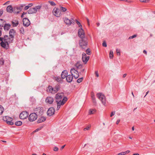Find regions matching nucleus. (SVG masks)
Instances as JSON below:
<instances>
[{
  "label": "nucleus",
  "mask_w": 155,
  "mask_h": 155,
  "mask_svg": "<svg viewBox=\"0 0 155 155\" xmlns=\"http://www.w3.org/2000/svg\"><path fill=\"white\" fill-rule=\"evenodd\" d=\"M55 98L57 104V109L58 110L60 108L61 106L63 105L68 100L67 97H64V94L62 92L56 94Z\"/></svg>",
  "instance_id": "obj_1"
},
{
  "label": "nucleus",
  "mask_w": 155,
  "mask_h": 155,
  "mask_svg": "<svg viewBox=\"0 0 155 155\" xmlns=\"http://www.w3.org/2000/svg\"><path fill=\"white\" fill-rule=\"evenodd\" d=\"M81 38L79 41V45L82 48H84L87 45V39L86 37Z\"/></svg>",
  "instance_id": "obj_2"
},
{
  "label": "nucleus",
  "mask_w": 155,
  "mask_h": 155,
  "mask_svg": "<svg viewBox=\"0 0 155 155\" xmlns=\"http://www.w3.org/2000/svg\"><path fill=\"white\" fill-rule=\"evenodd\" d=\"M41 8V5L36 6L33 8H31L28 10V13L30 14L35 13L39 11Z\"/></svg>",
  "instance_id": "obj_3"
},
{
  "label": "nucleus",
  "mask_w": 155,
  "mask_h": 155,
  "mask_svg": "<svg viewBox=\"0 0 155 155\" xmlns=\"http://www.w3.org/2000/svg\"><path fill=\"white\" fill-rule=\"evenodd\" d=\"M97 96L101 101L102 104L105 106L106 99V97L102 93H98L97 94Z\"/></svg>",
  "instance_id": "obj_4"
},
{
  "label": "nucleus",
  "mask_w": 155,
  "mask_h": 155,
  "mask_svg": "<svg viewBox=\"0 0 155 155\" xmlns=\"http://www.w3.org/2000/svg\"><path fill=\"white\" fill-rule=\"evenodd\" d=\"M60 85L59 84H57L54 87H49V91L52 94H54L58 91L60 89Z\"/></svg>",
  "instance_id": "obj_5"
},
{
  "label": "nucleus",
  "mask_w": 155,
  "mask_h": 155,
  "mask_svg": "<svg viewBox=\"0 0 155 155\" xmlns=\"http://www.w3.org/2000/svg\"><path fill=\"white\" fill-rule=\"evenodd\" d=\"M25 6V4H23L15 7L13 8V12L16 14L19 13L22 10L23 7Z\"/></svg>",
  "instance_id": "obj_6"
},
{
  "label": "nucleus",
  "mask_w": 155,
  "mask_h": 155,
  "mask_svg": "<svg viewBox=\"0 0 155 155\" xmlns=\"http://www.w3.org/2000/svg\"><path fill=\"white\" fill-rule=\"evenodd\" d=\"M0 45L2 47L4 48L7 49L8 48V43L6 41L4 40L2 37H0Z\"/></svg>",
  "instance_id": "obj_7"
},
{
  "label": "nucleus",
  "mask_w": 155,
  "mask_h": 155,
  "mask_svg": "<svg viewBox=\"0 0 155 155\" xmlns=\"http://www.w3.org/2000/svg\"><path fill=\"white\" fill-rule=\"evenodd\" d=\"M35 113L37 115H41L42 114L43 110V108L41 107H38L35 108L34 110Z\"/></svg>",
  "instance_id": "obj_8"
},
{
  "label": "nucleus",
  "mask_w": 155,
  "mask_h": 155,
  "mask_svg": "<svg viewBox=\"0 0 155 155\" xmlns=\"http://www.w3.org/2000/svg\"><path fill=\"white\" fill-rule=\"evenodd\" d=\"M53 13L54 15L58 17H60L61 15L60 9L57 8H54L53 9Z\"/></svg>",
  "instance_id": "obj_9"
},
{
  "label": "nucleus",
  "mask_w": 155,
  "mask_h": 155,
  "mask_svg": "<svg viewBox=\"0 0 155 155\" xmlns=\"http://www.w3.org/2000/svg\"><path fill=\"white\" fill-rule=\"evenodd\" d=\"M70 71L71 75L75 78L77 79L78 78L79 76V74L77 70L74 68H71V69Z\"/></svg>",
  "instance_id": "obj_10"
},
{
  "label": "nucleus",
  "mask_w": 155,
  "mask_h": 155,
  "mask_svg": "<svg viewBox=\"0 0 155 155\" xmlns=\"http://www.w3.org/2000/svg\"><path fill=\"white\" fill-rule=\"evenodd\" d=\"M3 120L7 122V123L8 124L12 125L14 124L12 122V119L8 116H5L3 117Z\"/></svg>",
  "instance_id": "obj_11"
},
{
  "label": "nucleus",
  "mask_w": 155,
  "mask_h": 155,
  "mask_svg": "<svg viewBox=\"0 0 155 155\" xmlns=\"http://www.w3.org/2000/svg\"><path fill=\"white\" fill-rule=\"evenodd\" d=\"M37 118V115L35 113L30 114L28 117V119L30 121H33Z\"/></svg>",
  "instance_id": "obj_12"
},
{
  "label": "nucleus",
  "mask_w": 155,
  "mask_h": 155,
  "mask_svg": "<svg viewBox=\"0 0 155 155\" xmlns=\"http://www.w3.org/2000/svg\"><path fill=\"white\" fill-rule=\"evenodd\" d=\"M28 115V113L26 111L22 112L19 115V117L21 119L26 118Z\"/></svg>",
  "instance_id": "obj_13"
},
{
  "label": "nucleus",
  "mask_w": 155,
  "mask_h": 155,
  "mask_svg": "<svg viewBox=\"0 0 155 155\" xmlns=\"http://www.w3.org/2000/svg\"><path fill=\"white\" fill-rule=\"evenodd\" d=\"M14 38L12 37L8 36L7 35H5L3 37H2V38L4 39V40L6 41L8 43L12 42L14 40Z\"/></svg>",
  "instance_id": "obj_14"
},
{
  "label": "nucleus",
  "mask_w": 155,
  "mask_h": 155,
  "mask_svg": "<svg viewBox=\"0 0 155 155\" xmlns=\"http://www.w3.org/2000/svg\"><path fill=\"white\" fill-rule=\"evenodd\" d=\"M89 59V57L87 56L85 53H83L82 54V61L85 64H86Z\"/></svg>",
  "instance_id": "obj_15"
},
{
  "label": "nucleus",
  "mask_w": 155,
  "mask_h": 155,
  "mask_svg": "<svg viewBox=\"0 0 155 155\" xmlns=\"http://www.w3.org/2000/svg\"><path fill=\"white\" fill-rule=\"evenodd\" d=\"M78 36L81 38L85 37L84 31L82 28L78 30Z\"/></svg>",
  "instance_id": "obj_16"
},
{
  "label": "nucleus",
  "mask_w": 155,
  "mask_h": 155,
  "mask_svg": "<svg viewBox=\"0 0 155 155\" xmlns=\"http://www.w3.org/2000/svg\"><path fill=\"white\" fill-rule=\"evenodd\" d=\"M55 111V110L54 108L53 107H50L47 111V115L49 116H51L54 114Z\"/></svg>",
  "instance_id": "obj_17"
},
{
  "label": "nucleus",
  "mask_w": 155,
  "mask_h": 155,
  "mask_svg": "<svg viewBox=\"0 0 155 155\" xmlns=\"http://www.w3.org/2000/svg\"><path fill=\"white\" fill-rule=\"evenodd\" d=\"M23 25L25 27L29 26L30 24V22L28 18H24L23 19Z\"/></svg>",
  "instance_id": "obj_18"
},
{
  "label": "nucleus",
  "mask_w": 155,
  "mask_h": 155,
  "mask_svg": "<svg viewBox=\"0 0 155 155\" xmlns=\"http://www.w3.org/2000/svg\"><path fill=\"white\" fill-rule=\"evenodd\" d=\"M54 101V98L51 97H48L45 99V102L48 104H52Z\"/></svg>",
  "instance_id": "obj_19"
},
{
  "label": "nucleus",
  "mask_w": 155,
  "mask_h": 155,
  "mask_svg": "<svg viewBox=\"0 0 155 155\" xmlns=\"http://www.w3.org/2000/svg\"><path fill=\"white\" fill-rule=\"evenodd\" d=\"M66 78L67 81L68 82H71L73 79V76L71 75H67Z\"/></svg>",
  "instance_id": "obj_20"
},
{
  "label": "nucleus",
  "mask_w": 155,
  "mask_h": 155,
  "mask_svg": "<svg viewBox=\"0 0 155 155\" xmlns=\"http://www.w3.org/2000/svg\"><path fill=\"white\" fill-rule=\"evenodd\" d=\"M64 22L66 24V25H71L72 23L71 20L69 19L68 18L66 17H65L64 18Z\"/></svg>",
  "instance_id": "obj_21"
},
{
  "label": "nucleus",
  "mask_w": 155,
  "mask_h": 155,
  "mask_svg": "<svg viewBox=\"0 0 155 155\" xmlns=\"http://www.w3.org/2000/svg\"><path fill=\"white\" fill-rule=\"evenodd\" d=\"M5 31H8L10 28L11 25L9 24H5L3 26Z\"/></svg>",
  "instance_id": "obj_22"
},
{
  "label": "nucleus",
  "mask_w": 155,
  "mask_h": 155,
  "mask_svg": "<svg viewBox=\"0 0 155 155\" xmlns=\"http://www.w3.org/2000/svg\"><path fill=\"white\" fill-rule=\"evenodd\" d=\"M6 10L7 12L9 13L13 12V8L12 6L11 5H9L7 6Z\"/></svg>",
  "instance_id": "obj_23"
},
{
  "label": "nucleus",
  "mask_w": 155,
  "mask_h": 155,
  "mask_svg": "<svg viewBox=\"0 0 155 155\" xmlns=\"http://www.w3.org/2000/svg\"><path fill=\"white\" fill-rule=\"evenodd\" d=\"M68 75V72L67 71H63L61 74V77L62 79L65 78Z\"/></svg>",
  "instance_id": "obj_24"
},
{
  "label": "nucleus",
  "mask_w": 155,
  "mask_h": 155,
  "mask_svg": "<svg viewBox=\"0 0 155 155\" xmlns=\"http://www.w3.org/2000/svg\"><path fill=\"white\" fill-rule=\"evenodd\" d=\"M15 33V31L14 29H11L9 31V37L14 38Z\"/></svg>",
  "instance_id": "obj_25"
},
{
  "label": "nucleus",
  "mask_w": 155,
  "mask_h": 155,
  "mask_svg": "<svg viewBox=\"0 0 155 155\" xmlns=\"http://www.w3.org/2000/svg\"><path fill=\"white\" fill-rule=\"evenodd\" d=\"M46 120V118L45 117H40L38 120L37 122L39 123L45 121Z\"/></svg>",
  "instance_id": "obj_26"
},
{
  "label": "nucleus",
  "mask_w": 155,
  "mask_h": 155,
  "mask_svg": "<svg viewBox=\"0 0 155 155\" xmlns=\"http://www.w3.org/2000/svg\"><path fill=\"white\" fill-rule=\"evenodd\" d=\"M54 79L58 82L60 83H61L62 82L61 78L59 77H54Z\"/></svg>",
  "instance_id": "obj_27"
},
{
  "label": "nucleus",
  "mask_w": 155,
  "mask_h": 155,
  "mask_svg": "<svg viewBox=\"0 0 155 155\" xmlns=\"http://www.w3.org/2000/svg\"><path fill=\"white\" fill-rule=\"evenodd\" d=\"M12 25L13 27H16L18 26V21L17 20H14L12 21Z\"/></svg>",
  "instance_id": "obj_28"
},
{
  "label": "nucleus",
  "mask_w": 155,
  "mask_h": 155,
  "mask_svg": "<svg viewBox=\"0 0 155 155\" xmlns=\"http://www.w3.org/2000/svg\"><path fill=\"white\" fill-rule=\"evenodd\" d=\"M59 8L60 12L61 11L62 12H65L67 10V9L66 8L63 7L61 6H59Z\"/></svg>",
  "instance_id": "obj_29"
},
{
  "label": "nucleus",
  "mask_w": 155,
  "mask_h": 155,
  "mask_svg": "<svg viewBox=\"0 0 155 155\" xmlns=\"http://www.w3.org/2000/svg\"><path fill=\"white\" fill-rule=\"evenodd\" d=\"M130 152V150H127V151L122 152L117 154V155H125L126 154L129 153Z\"/></svg>",
  "instance_id": "obj_30"
},
{
  "label": "nucleus",
  "mask_w": 155,
  "mask_h": 155,
  "mask_svg": "<svg viewBox=\"0 0 155 155\" xmlns=\"http://www.w3.org/2000/svg\"><path fill=\"white\" fill-rule=\"evenodd\" d=\"M96 111L95 109H91L89 110V114H94Z\"/></svg>",
  "instance_id": "obj_31"
},
{
  "label": "nucleus",
  "mask_w": 155,
  "mask_h": 155,
  "mask_svg": "<svg viewBox=\"0 0 155 155\" xmlns=\"http://www.w3.org/2000/svg\"><path fill=\"white\" fill-rule=\"evenodd\" d=\"M113 52L112 50H110L109 53V58L110 59H112L113 58Z\"/></svg>",
  "instance_id": "obj_32"
},
{
  "label": "nucleus",
  "mask_w": 155,
  "mask_h": 155,
  "mask_svg": "<svg viewBox=\"0 0 155 155\" xmlns=\"http://www.w3.org/2000/svg\"><path fill=\"white\" fill-rule=\"evenodd\" d=\"M3 20L2 19H0V27L3 28L4 24V23Z\"/></svg>",
  "instance_id": "obj_33"
},
{
  "label": "nucleus",
  "mask_w": 155,
  "mask_h": 155,
  "mask_svg": "<svg viewBox=\"0 0 155 155\" xmlns=\"http://www.w3.org/2000/svg\"><path fill=\"white\" fill-rule=\"evenodd\" d=\"M22 122L21 121H18L15 122V124L17 126H20L21 125Z\"/></svg>",
  "instance_id": "obj_34"
},
{
  "label": "nucleus",
  "mask_w": 155,
  "mask_h": 155,
  "mask_svg": "<svg viewBox=\"0 0 155 155\" xmlns=\"http://www.w3.org/2000/svg\"><path fill=\"white\" fill-rule=\"evenodd\" d=\"M4 110V109L3 107L1 105H0V115L2 114Z\"/></svg>",
  "instance_id": "obj_35"
},
{
  "label": "nucleus",
  "mask_w": 155,
  "mask_h": 155,
  "mask_svg": "<svg viewBox=\"0 0 155 155\" xmlns=\"http://www.w3.org/2000/svg\"><path fill=\"white\" fill-rule=\"evenodd\" d=\"M20 33L22 34H24L25 33V30L24 28L23 27L21 28L20 29Z\"/></svg>",
  "instance_id": "obj_36"
},
{
  "label": "nucleus",
  "mask_w": 155,
  "mask_h": 155,
  "mask_svg": "<svg viewBox=\"0 0 155 155\" xmlns=\"http://www.w3.org/2000/svg\"><path fill=\"white\" fill-rule=\"evenodd\" d=\"M91 98H92V100L94 104H96V101L95 100V98L94 96V95H92Z\"/></svg>",
  "instance_id": "obj_37"
},
{
  "label": "nucleus",
  "mask_w": 155,
  "mask_h": 155,
  "mask_svg": "<svg viewBox=\"0 0 155 155\" xmlns=\"http://www.w3.org/2000/svg\"><path fill=\"white\" fill-rule=\"evenodd\" d=\"M4 63V60L3 58H1L0 59V64L1 65H3Z\"/></svg>",
  "instance_id": "obj_38"
},
{
  "label": "nucleus",
  "mask_w": 155,
  "mask_h": 155,
  "mask_svg": "<svg viewBox=\"0 0 155 155\" xmlns=\"http://www.w3.org/2000/svg\"><path fill=\"white\" fill-rule=\"evenodd\" d=\"M77 24L78 25L79 27L81 28H82V26L81 25V24L80 22H79L77 20H75Z\"/></svg>",
  "instance_id": "obj_39"
},
{
  "label": "nucleus",
  "mask_w": 155,
  "mask_h": 155,
  "mask_svg": "<svg viewBox=\"0 0 155 155\" xmlns=\"http://www.w3.org/2000/svg\"><path fill=\"white\" fill-rule=\"evenodd\" d=\"M116 52L117 55H118L119 56L120 55V49H116Z\"/></svg>",
  "instance_id": "obj_40"
},
{
  "label": "nucleus",
  "mask_w": 155,
  "mask_h": 155,
  "mask_svg": "<svg viewBox=\"0 0 155 155\" xmlns=\"http://www.w3.org/2000/svg\"><path fill=\"white\" fill-rule=\"evenodd\" d=\"M48 2L50 3L51 5L53 6H54L56 5V4L53 1H49Z\"/></svg>",
  "instance_id": "obj_41"
},
{
  "label": "nucleus",
  "mask_w": 155,
  "mask_h": 155,
  "mask_svg": "<svg viewBox=\"0 0 155 155\" xmlns=\"http://www.w3.org/2000/svg\"><path fill=\"white\" fill-rule=\"evenodd\" d=\"M86 54L88 55H90L91 54V51L90 49L89 48L87 49L86 50Z\"/></svg>",
  "instance_id": "obj_42"
},
{
  "label": "nucleus",
  "mask_w": 155,
  "mask_h": 155,
  "mask_svg": "<svg viewBox=\"0 0 155 155\" xmlns=\"http://www.w3.org/2000/svg\"><path fill=\"white\" fill-rule=\"evenodd\" d=\"M83 80V78H79L77 80V82L78 83H80Z\"/></svg>",
  "instance_id": "obj_43"
},
{
  "label": "nucleus",
  "mask_w": 155,
  "mask_h": 155,
  "mask_svg": "<svg viewBox=\"0 0 155 155\" xmlns=\"http://www.w3.org/2000/svg\"><path fill=\"white\" fill-rule=\"evenodd\" d=\"M94 74L96 77H98L99 76V75L98 72V71H96L94 72Z\"/></svg>",
  "instance_id": "obj_44"
},
{
  "label": "nucleus",
  "mask_w": 155,
  "mask_h": 155,
  "mask_svg": "<svg viewBox=\"0 0 155 155\" xmlns=\"http://www.w3.org/2000/svg\"><path fill=\"white\" fill-rule=\"evenodd\" d=\"M137 35H134L133 36H130L129 38V39H131L133 38H134L136 37H137Z\"/></svg>",
  "instance_id": "obj_45"
},
{
  "label": "nucleus",
  "mask_w": 155,
  "mask_h": 155,
  "mask_svg": "<svg viewBox=\"0 0 155 155\" xmlns=\"http://www.w3.org/2000/svg\"><path fill=\"white\" fill-rule=\"evenodd\" d=\"M150 0H140L141 2L147 3L149 2Z\"/></svg>",
  "instance_id": "obj_46"
},
{
  "label": "nucleus",
  "mask_w": 155,
  "mask_h": 155,
  "mask_svg": "<svg viewBox=\"0 0 155 155\" xmlns=\"http://www.w3.org/2000/svg\"><path fill=\"white\" fill-rule=\"evenodd\" d=\"M102 46L104 47H106L107 46L106 43L105 41H104L102 43Z\"/></svg>",
  "instance_id": "obj_47"
},
{
  "label": "nucleus",
  "mask_w": 155,
  "mask_h": 155,
  "mask_svg": "<svg viewBox=\"0 0 155 155\" xmlns=\"http://www.w3.org/2000/svg\"><path fill=\"white\" fill-rule=\"evenodd\" d=\"M90 127H91L90 126H87V127H86L84 129V130L85 131L86 130H89V129H90Z\"/></svg>",
  "instance_id": "obj_48"
},
{
  "label": "nucleus",
  "mask_w": 155,
  "mask_h": 155,
  "mask_svg": "<svg viewBox=\"0 0 155 155\" xmlns=\"http://www.w3.org/2000/svg\"><path fill=\"white\" fill-rule=\"evenodd\" d=\"M3 30V28L2 27H0V36H1L2 35V31Z\"/></svg>",
  "instance_id": "obj_49"
},
{
  "label": "nucleus",
  "mask_w": 155,
  "mask_h": 155,
  "mask_svg": "<svg viewBox=\"0 0 155 155\" xmlns=\"http://www.w3.org/2000/svg\"><path fill=\"white\" fill-rule=\"evenodd\" d=\"M33 5V4L32 3H30L28 4L27 6L29 8L30 7H31Z\"/></svg>",
  "instance_id": "obj_50"
},
{
  "label": "nucleus",
  "mask_w": 155,
  "mask_h": 155,
  "mask_svg": "<svg viewBox=\"0 0 155 155\" xmlns=\"http://www.w3.org/2000/svg\"><path fill=\"white\" fill-rule=\"evenodd\" d=\"M29 8L28 7V6L27 5L25 6L24 8V10H28Z\"/></svg>",
  "instance_id": "obj_51"
},
{
  "label": "nucleus",
  "mask_w": 155,
  "mask_h": 155,
  "mask_svg": "<svg viewBox=\"0 0 155 155\" xmlns=\"http://www.w3.org/2000/svg\"><path fill=\"white\" fill-rule=\"evenodd\" d=\"M115 114V111L112 112L110 114V116L112 117Z\"/></svg>",
  "instance_id": "obj_52"
},
{
  "label": "nucleus",
  "mask_w": 155,
  "mask_h": 155,
  "mask_svg": "<svg viewBox=\"0 0 155 155\" xmlns=\"http://www.w3.org/2000/svg\"><path fill=\"white\" fill-rule=\"evenodd\" d=\"M58 149V148L57 147H54V151H57Z\"/></svg>",
  "instance_id": "obj_53"
},
{
  "label": "nucleus",
  "mask_w": 155,
  "mask_h": 155,
  "mask_svg": "<svg viewBox=\"0 0 155 155\" xmlns=\"http://www.w3.org/2000/svg\"><path fill=\"white\" fill-rule=\"evenodd\" d=\"M3 13V10L1 9L0 10V16H1Z\"/></svg>",
  "instance_id": "obj_54"
},
{
  "label": "nucleus",
  "mask_w": 155,
  "mask_h": 155,
  "mask_svg": "<svg viewBox=\"0 0 155 155\" xmlns=\"http://www.w3.org/2000/svg\"><path fill=\"white\" fill-rule=\"evenodd\" d=\"M41 129V128H38L36 129L34 131V132H37L38 131L40 130Z\"/></svg>",
  "instance_id": "obj_55"
},
{
  "label": "nucleus",
  "mask_w": 155,
  "mask_h": 155,
  "mask_svg": "<svg viewBox=\"0 0 155 155\" xmlns=\"http://www.w3.org/2000/svg\"><path fill=\"white\" fill-rule=\"evenodd\" d=\"M87 144H85V145L84 146V148L85 147H86L87 148H88L89 147V146L87 145Z\"/></svg>",
  "instance_id": "obj_56"
},
{
  "label": "nucleus",
  "mask_w": 155,
  "mask_h": 155,
  "mask_svg": "<svg viewBox=\"0 0 155 155\" xmlns=\"http://www.w3.org/2000/svg\"><path fill=\"white\" fill-rule=\"evenodd\" d=\"M120 120H117V122H116V124H118L120 122Z\"/></svg>",
  "instance_id": "obj_57"
},
{
  "label": "nucleus",
  "mask_w": 155,
  "mask_h": 155,
  "mask_svg": "<svg viewBox=\"0 0 155 155\" xmlns=\"http://www.w3.org/2000/svg\"><path fill=\"white\" fill-rule=\"evenodd\" d=\"M10 2V1H7V2H6L4 4V5H5L6 4H8Z\"/></svg>",
  "instance_id": "obj_58"
},
{
  "label": "nucleus",
  "mask_w": 155,
  "mask_h": 155,
  "mask_svg": "<svg viewBox=\"0 0 155 155\" xmlns=\"http://www.w3.org/2000/svg\"><path fill=\"white\" fill-rule=\"evenodd\" d=\"M84 70H85V69H82L81 71L80 72V73H81V72L82 73L83 72H84Z\"/></svg>",
  "instance_id": "obj_59"
},
{
  "label": "nucleus",
  "mask_w": 155,
  "mask_h": 155,
  "mask_svg": "<svg viewBox=\"0 0 155 155\" xmlns=\"http://www.w3.org/2000/svg\"><path fill=\"white\" fill-rule=\"evenodd\" d=\"M126 75H127V74H124L123 76V78H124L125 77H126Z\"/></svg>",
  "instance_id": "obj_60"
},
{
  "label": "nucleus",
  "mask_w": 155,
  "mask_h": 155,
  "mask_svg": "<svg viewBox=\"0 0 155 155\" xmlns=\"http://www.w3.org/2000/svg\"><path fill=\"white\" fill-rule=\"evenodd\" d=\"M143 53L144 54H147V52L145 50H143Z\"/></svg>",
  "instance_id": "obj_61"
},
{
  "label": "nucleus",
  "mask_w": 155,
  "mask_h": 155,
  "mask_svg": "<svg viewBox=\"0 0 155 155\" xmlns=\"http://www.w3.org/2000/svg\"><path fill=\"white\" fill-rule=\"evenodd\" d=\"M87 21L88 25H89V21L88 18H87Z\"/></svg>",
  "instance_id": "obj_62"
},
{
  "label": "nucleus",
  "mask_w": 155,
  "mask_h": 155,
  "mask_svg": "<svg viewBox=\"0 0 155 155\" xmlns=\"http://www.w3.org/2000/svg\"><path fill=\"white\" fill-rule=\"evenodd\" d=\"M132 155H139V154L138 153H134Z\"/></svg>",
  "instance_id": "obj_63"
},
{
  "label": "nucleus",
  "mask_w": 155,
  "mask_h": 155,
  "mask_svg": "<svg viewBox=\"0 0 155 155\" xmlns=\"http://www.w3.org/2000/svg\"><path fill=\"white\" fill-rule=\"evenodd\" d=\"M65 146V145H64V146H62L61 147V149H63L64 148Z\"/></svg>",
  "instance_id": "obj_64"
}]
</instances>
